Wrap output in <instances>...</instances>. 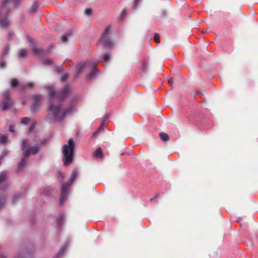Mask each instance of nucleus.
<instances>
[{
	"label": "nucleus",
	"mask_w": 258,
	"mask_h": 258,
	"mask_svg": "<svg viewBox=\"0 0 258 258\" xmlns=\"http://www.w3.org/2000/svg\"><path fill=\"white\" fill-rule=\"evenodd\" d=\"M71 92V88L69 85L64 86L61 90L56 92L53 88H50L48 90L50 97L49 105L48 108L49 112L45 116V120L50 123L54 121L60 122L65 116L72 112V107L63 108L62 104L59 103L54 104L53 101L56 99L63 101L69 95Z\"/></svg>",
	"instance_id": "f257e3e1"
},
{
	"label": "nucleus",
	"mask_w": 258,
	"mask_h": 258,
	"mask_svg": "<svg viewBox=\"0 0 258 258\" xmlns=\"http://www.w3.org/2000/svg\"><path fill=\"white\" fill-rule=\"evenodd\" d=\"M20 0H3L0 5V26L5 28L9 25V21L7 19L8 14L11 8L16 7L20 3Z\"/></svg>",
	"instance_id": "f03ea898"
},
{
	"label": "nucleus",
	"mask_w": 258,
	"mask_h": 258,
	"mask_svg": "<svg viewBox=\"0 0 258 258\" xmlns=\"http://www.w3.org/2000/svg\"><path fill=\"white\" fill-rule=\"evenodd\" d=\"M21 146L24 151L23 158L19 163L17 172H19L26 165V158H27L30 154H35L37 153L40 149V147L37 145L27 148L29 145L28 140L27 139H24L22 141Z\"/></svg>",
	"instance_id": "7ed1b4c3"
},
{
	"label": "nucleus",
	"mask_w": 258,
	"mask_h": 258,
	"mask_svg": "<svg viewBox=\"0 0 258 258\" xmlns=\"http://www.w3.org/2000/svg\"><path fill=\"white\" fill-rule=\"evenodd\" d=\"M75 149V143L72 139H69L68 145H64L62 149L63 161L64 165L70 164L73 160V153Z\"/></svg>",
	"instance_id": "20e7f679"
},
{
	"label": "nucleus",
	"mask_w": 258,
	"mask_h": 258,
	"mask_svg": "<svg viewBox=\"0 0 258 258\" xmlns=\"http://www.w3.org/2000/svg\"><path fill=\"white\" fill-rule=\"evenodd\" d=\"M78 175V172L77 170H74L72 173L70 180L64 182L61 185V195L59 204L62 205L67 199L69 193V188L72 183L75 181Z\"/></svg>",
	"instance_id": "39448f33"
},
{
	"label": "nucleus",
	"mask_w": 258,
	"mask_h": 258,
	"mask_svg": "<svg viewBox=\"0 0 258 258\" xmlns=\"http://www.w3.org/2000/svg\"><path fill=\"white\" fill-rule=\"evenodd\" d=\"M111 28L110 25L108 26L106 28L105 30L103 32L101 36L98 40V46H101L108 48L113 47V42L110 36Z\"/></svg>",
	"instance_id": "423d86ee"
},
{
	"label": "nucleus",
	"mask_w": 258,
	"mask_h": 258,
	"mask_svg": "<svg viewBox=\"0 0 258 258\" xmlns=\"http://www.w3.org/2000/svg\"><path fill=\"white\" fill-rule=\"evenodd\" d=\"M3 97V100L0 106H2V110L5 111L13 104V101L8 91L4 92Z\"/></svg>",
	"instance_id": "0eeeda50"
},
{
	"label": "nucleus",
	"mask_w": 258,
	"mask_h": 258,
	"mask_svg": "<svg viewBox=\"0 0 258 258\" xmlns=\"http://www.w3.org/2000/svg\"><path fill=\"white\" fill-rule=\"evenodd\" d=\"M28 41L31 43L30 47L34 55L41 56L45 54V50L37 47L35 42L31 38L28 37Z\"/></svg>",
	"instance_id": "6e6552de"
},
{
	"label": "nucleus",
	"mask_w": 258,
	"mask_h": 258,
	"mask_svg": "<svg viewBox=\"0 0 258 258\" xmlns=\"http://www.w3.org/2000/svg\"><path fill=\"white\" fill-rule=\"evenodd\" d=\"M8 177L9 172L8 171H3L0 172V189L5 190L8 187V184L7 179Z\"/></svg>",
	"instance_id": "1a4fd4ad"
},
{
	"label": "nucleus",
	"mask_w": 258,
	"mask_h": 258,
	"mask_svg": "<svg viewBox=\"0 0 258 258\" xmlns=\"http://www.w3.org/2000/svg\"><path fill=\"white\" fill-rule=\"evenodd\" d=\"M33 100V103L32 105V110L33 111L37 110L40 106L41 100L42 99V96L40 95H34L32 97Z\"/></svg>",
	"instance_id": "9d476101"
},
{
	"label": "nucleus",
	"mask_w": 258,
	"mask_h": 258,
	"mask_svg": "<svg viewBox=\"0 0 258 258\" xmlns=\"http://www.w3.org/2000/svg\"><path fill=\"white\" fill-rule=\"evenodd\" d=\"M89 62H86L84 63H79L76 66V77H77L85 70V68L89 66Z\"/></svg>",
	"instance_id": "9b49d317"
},
{
	"label": "nucleus",
	"mask_w": 258,
	"mask_h": 258,
	"mask_svg": "<svg viewBox=\"0 0 258 258\" xmlns=\"http://www.w3.org/2000/svg\"><path fill=\"white\" fill-rule=\"evenodd\" d=\"M34 88V84L32 82H28L26 84H20L19 85V90L20 91H24L27 88L32 89Z\"/></svg>",
	"instance_id": "f8f14e48"
},
{
	"label": "nucleus",
	"mask_w": 258,
	"mask_h": 258,
	"mask_svg": "<svg viewBox=\"0 0 258 258\" xmlns=\"http://www.w3.org/2000/svg\"><path fill=\"white\" fill-rule=\"evenodd\" d=\"M97 72V70L95 66H93V68L92 70H91V72L87 75V78L88 79H92L96 74V72Z\"/></svg>",
	"instance_id": "ddd939ff"
},
{
	"label": "nucleus",
	"mask_w": 258,
	"mask_h": 258,
	"mask_svg": "<svg viewBox=\"0 0 258 258\" xmlns=\"http://www.w3.org/2000/svg\"><path fill=\"white\" fill-rule=\"evenodd\" d=\"M94 156L97 158H101L103 156V154L100 148H98L94 153Z\"/></svg>",
	"instance_id": "4468645a"
},
{
	"label": "nucleus",
	"mask_w": 258,
	"mask_h": 258,
	"mask_svg": "<svg viewBox=\"0 0 258 258\" xmlns=\"http://www.w3.org/2000/svg\"><path fill=\"white\" fill-rule=\"evenodd\" d=\"M160 139L164 142H168L169 140V136L168 134L164 133H161L159 134Z\"/></svg>",
	"instance_id": "2eb2a0df"
},
{
	"label": "nucleus",
	"mask_w": 258,
	"mask_h": 258,
	"mask_svg": "<svg viewBox=\"0 0 258 258\" xmlns=\"http://www.w3.org/2000/svg\"><path fill=\"white\" fill-rule=\"evenodd\" d=\"M38 7H39V6H38V3L36 2H34L33 4V5H32V6L30 9V13L31 14L35 13L36 12L37 10L38 9Z\"/></svg>",
	"instance_id": "dca6fc26"
},
{
	"label": "nucleus",
	"mask_w": 258,
	"mask_h": 258,
	"mask_svg": "<svg viewBox=\"0 0 258 258\" xmlns=\"http://www.w3.org/2000/svg\"><path fill=\"white\" fill-rule=\"evenodd\" d=\"M27 53V50H26V49H22L19 51V56L20 57H24L26 55Z\"/></svg>",
	"instance_id": "f3484780"
},
{
	"label": "nucleus",
	"mask_w": 258,
	"mask_h": 258,
	"mask_svg": "<svg viewBox=\"0 0 258 258\" xmlns=\"http://www.w3.org/2000/svg\"><path fill=\"white\" fill-rule=\"evenodd\" d=\"M20 84H19V81L17 79H13L12 80H11V85L12 87H15L16 86H18V87L19 88V85Z\"/></svg>",
	"instance_id": "a211bd4d"
},
{
	"label": "nucleus",
	"mask_w": 258,
	"mask_h": 258,
	"mask_svg": "<svg viewBox=\"0 0 258 258\" xmlns=\"http://www.w3.org/2000/svg\"><path fill=\"white\" fill-rule=\"evenodd\" d=\"M43 63L44 64L49 66L52 64L53 61L52 59L49 58H45L43 60Z\"/></svg>",
	"instance_id": "6ab92c4d"
},
{
	"label": "nucleus",
	"mask_w": 258,
	"mask_h": 258,
	"mask_svg": "<svg viewBox=\"0 0 258 258\" xmlns=\"http://www.w3.org/2000/svg\"><path fill=\"white\" fill-rule=\"evenodd\" d=\"M8 136L6 135H0V143H5L8 140Z\"/></svg>",
	"instance_id": "aec40b11"
},
{
	"label": "nucleus",
	"mask_w": 258,
	"mask_h": 258,
	"mask_svg": "<svg viewBox=\"0 0 258 258\" xmlns=\"http://www.w3.org/2000/svg\"><path fill=\"white\" fill-rule=\"evenodd\" d=\"M5 201V196L4 195H0V208H2L4 206Z\"/></svg>",
	"instance_id": "412c9836"
},
{
	"label": "nucleus",
	"mask_w": 258,
	"mask_h": 258,
	"mask_svg": "<svg viewBox=\"0 0 258 258\" xmlns=\"http://www.w3.org/2000/svg\"><path fill=\"white\" fill-rule=\"evenodd\" d=\"M71 35V33H68V34L63 35L61 37V40L63 42H66L68 40V36Z\"/></svg>",
	"instance_id": "4be33fe9"
},
{
	"label": "nucleus",
	"mask_w": 258,
	"mask_h": 258,
	"mask_svg": "<svg viewBox=\"0 0 258 258\" xmlns=\"http://www.w3.org/2000/svg\"><path fill=\"white\" fill-rule=\"evenodd\" d=\"M64 219V217L62 215H59L56 219V222L58 225H60Z\"/></svg>",
	"instance_id": "5701e85b"
},
{
	"label": "nucleus",
	"mask_w": 258,
	"mask_h": 258,
	"mask_svg": "<svg viewBox=\"0 0 258 258\" xmlns=\"http://www.w3.org/2000/svg\"><path fill=\"white\" fill-rule=\"evenodd\" d=\"M54 47L53 44H50L47 49L45 50V54L46 53H49L52 51V49Z\"/></svg>",
	"instance_id": "b1692460"
},
{
	"label": "nucleus",
	"mask_w": 258,
	"mask_h": 258,
	"mask_svg": "<svg viewBox=\"0 0 258 258\" xmlns=\"http://www.w3.org/2000/svg\"><path fill=\"white\" fill-rule=\"evenodd\" d=\"M10 50L9 47L7 45L6 46V47L4 48V50L2 52V56L3 57H4L7 54H8L9 51Z\"/></svg>",
	"instance_id": "393cba45"
},
{
	"label": "nucleus",
	"mask_w": 258,
	"mask_h": 258,
	"mask_svg": "<svg viewBox=\"0 0 258 258\" xmlns=\"http://www.w3.org/2000/svg\"><path fill=\"white\" fill-rule=\"evenodd\" d=\"M148 61L146 60H144L142 62V70L146 71L148 69Z\"/></svg>",
	"instance_id": "a878e982"
},
{
	"label": "nucleus",
	"mask_w": 258,
	"mask_h": 258,
	"mask_svg": "<svg viewBox=\"0 0 258 258\" xmlns=\"http://www.w3.org/2000/svg\"><path fill=\"white\" fill-rule=\"evenodd\" d=\"M30 121V118L28 117H23L21 119V123L24 124H28Z\"/></svg>",
	"instance_id": "bb28decb"
},
{
	"label": "nucleus",
	"mask_w": 258,
	"mask_h": 258,
	"mask_svg": "<svg viewBox=\"0 0 258 258\" xmlns=\"http://www.w3.org/2000/svg\"><path fill=\"white\" fill-rule=\"evenodd\" d=\"M110 58V55L109 53H106L103 55V59L104 61H107Z\"/></svg>",
	"instance_id": "cd10ccee"
},
{
	"label": "nucleus",
	"mask_w": 258,
	"mask_h": 258,
	"mask_svg": "<svg viewBox=\"0 0 258 258\" xmlns=\"http://www.w3.org/2000/svg\"><path fill=\"white\" fill-rule=\"evenodd\" d=\"M21 194L20 193H17L14 196V197H13V203H14L16 202V201L19 198H21Z\"/></svg>",
	"instance_id": "c85d7f7f"
},
{
	"label": "nucleus",
	"mask_w": 258,
	"mask_h": 258,
	"mask_svg": "<svg viewBox=\"0 0 258 258\" xmlns=\"http://www.w3.org/2000/svg\"><path fill=\"white\" fill-rule=\"evenodd\" d=\"M69 77V75L67 73H64L61 75V80L64 82L67 80Z\"/></svg>",
	"instance_id": "c756f323"
},
{
	"label": "nucleus",
	"mask_w": 258,
	"mask_h": 258,
	"mask_svg": "<svg viewBox=\"0 0 258 258\" xmlns=\"http://www.w3.org/2000/svg\"><path fill=\"white\" fill-rule=\"evenodd\" d=\"M154 41L157 43H159L160 42V40H159V35L157 33H156L155 35H154Z\"/></svg>",
	"instance_id": "7c9ffc66"
},
{
	"label": "nucleus",
	"mask_w": 258,
	"mask_h": 258,
	"mask_svg": "<svg viewBox=\"0 0 258 258\" xmlns=\"http://www.w3.org/2000/svg\"><path fill=\"white\" fill-rule=\"evenodd\" d=\"M57 178L60 180V181L61 182L64 178V175L62 173L59 172H58Z\"/></svg>",
	"instance_id": "2f4dec72"
},
{
	"label": "nucleus",
	"mask_w": 258,
	"mask_h": 258,
	"mask_svg": "<svg viewBox=\"0 0 258 258\" xmlns=\"http://www.w3.org/2000/svg\"><path fill=\"white\" fill-rule=\"evenodd\" d=\"M140 1L141 0H134V3L132 5V8L136 9Z\"/></svg>",
	"instance_id": "473e14b6"
},
{
	"label": "nucleus",
	"mask_w": 258,
	"mask_h": 258,
	"mask_svg": "<svg viewBox=\"0 0 258 258\" xmlns=\"http://www.w3.org/2000/svg\"><path fill=\"white\" fill-rule=\"evenodd\" d=\"M92 13V10L91 9H86L85 10V13L87 15H90Z\"/></svg>",
	"instance_id": "72a5a7b5"
},
{
	"label": "nucleus",
	"mask_w": 258,
	"mask_h": 258,
	"mask_svg": "<svg viewBox=\"0 0 258 258\" xmlns=\"http://www.w3.org/2000/svg\"><path fill=\"white\" fill-rule=\"evenodd\" d=\"M8 153V151H7L6 149L3 150L2 152V154L0 156V158L2 159L4 156H5Z\"/></svg>",
	"instance_id": "f704fd0d"
},
{
	"label": "nucleus",
	"mask_w": 258,
	"mask_h": 258,
	"mask_svg": "<svg viewBox=\"0 0 258 258\" xmlns=\"http://www.w3.org/2000/svg\"><path fill=\"white\" fill-rule=\"evenodd\" d=\"M56 70L57 72L61 73L63 71V69L62 67H56Z\"/></svg>",
	"instance_id": "c9c22d12"
},
{
	"label": "nucleus",
	"mask_w": 258,
	"mask_h": 258,
	"mask_svg": "<svg viewBox=\"0 0 258 258\" xmlns=\"http://www.w3.org/2000/svg\"><path fill=\"white\" fill-rule=\"evenodd\" d=\"M35 126V123H33L29 127V132H31L33 131Z\"/></svg>",
	"instance_id": "e433bc0d"
},
{
	"label": "nucleus",
	"mask_w": 258,
	"mask_h": 258,
	"mask_svg": "<svg viewBox=\"0 0 258 258\" xmlns=\"http://www.w3.org/2000/svg\"><path fill=\"white\" fill-rule=\"evenodd\" d=\"M6 67V63L3 61L0 62V68H5Z\"/></svg>",
	"instance_id": "4c0bfd02"
},
{
	"label": "nucleus",
	"mask_w": 258,
	"mask_h": 258,
	"mask_svg": "<svg viewBox=\"0 0 258 258\" xmlns=\"http://www.w3.org/2000/svg\"><path fill=\"white\" fill-rule=\"evenodd\" d=\"M126 10H123L122 11L121 13V15H120V16H121V17L123 18L124 17H125V16H126Z\"/></svg>",
	"instance_id": "58836bf2"
},
{
	"label": "nucleus",
	"mask_w": 258,
	"mask_h": 258,
	"mask_svg": "<svg viewBox=\"0 0 258 258\" xmlns=\"http://www.w3.org/2000/svg\"><path fill=\"white\" fill-rule=\"evenodd\" d=\"M168 83L171 86H172L173 84V79L172 78H170L168 80Z\"/></svg>",
	"instance_id": "ea45409f"
},
{
	"label": "nucleus",
	"mask_w": 258,
	"mask_h": 258,
	"mask_svg": "<svg viewBox=\"0 0 258 258\" xmlns=\"http://www.w3.org/2000/svg\"><path fill=\"white\" fill-rule=\"evenodd\" d=\"M9 131L11 132H14V127H13V126L12 125H10Z\"/></svg>",
	"instance_id": "a19ab883"
},
{
	"label": "nucleus",
	"mask_w": 258,
	"mask_h": 258,
	"mask_svg": "<svg viewBox=\"0 0 258 258\" xmlns=\"http://www.w3.org/2000/svg\"><path fill=\"white\" fill-rule=\"evenodd\" d=\"M0 258H6L4 254H0Z\"/></svg>",
	"instance_id": "79ce46f5"
},
{
	"label": "nucleus",
	"mask_w": 258,
	"mask_h": 258,
	"mask_svg": "<svg viewBox=\"0 0 258 258\" xmlns=\"http://www.w3.org/2000/svg\"><path fill=\"white\" fill-rule=\"evenodd\" d=\"M155 199V198H151L150 200V202H152Z\"/></svg>",
	"instance_id": "37998d69"
},
{
	"label": "nucleus",
	"mask_w": 258,
	"mask_h": 258,
	"mask_svg": "<svg viewBox=\"0 0 258 258\" xmlns=\"http://www.w3.org/2000/svg\"><path fill=\"white\" fill-rule=\"evenodd\" d=\"M12 35H13L12 33H9V36H10V38H11V37H12Z\"/></svg>",
	"instance_id": "c03bdc74"
},
{
	"label": "nucleus",
	"mask_w": 258,
	"mask_h": 258,
	"mask_svg": "<svg viewBox=\"0 0 258 258\" xmlns=\"http://www.w3.org/2000/svg\"><path fill=\"white\" fill-rule=\"evenodd\" d=\"M159 197V194H157L155 197V199Z\"/></svg>",
	"instance_id": "a18cd8bd"
},
{
	"label": "nucleus",
	"mask_w": 258,
	"mask_h": 258,
	"mask_svg": "<svg viewBox=\"0 0 258 258\" xmlns=\"http://www.w3.org/2000/svg\"><path fill=\"white\" fill-rule=\"evenodd\" d=\"M62 250H63V247H62V248H61V251H62Z\"/></svg>",
	"instance_id": "49530a36"
},
{
	"label": "nucleus",
	"mask_w": 258,
	"mask_h": 258,
	"mask_svg": "<svg viewBox=\"0 0 258 258\" xmlns=\"http://www.w3.org/2000/svg\"><path fill=\"white\" fill-rule=\"evenodd\" d=\"M45 142V141H44V142H43L42 143V144H44Z\"/></svg>",
	"instance_id": "de8ad7c7"
}]
</instances>
